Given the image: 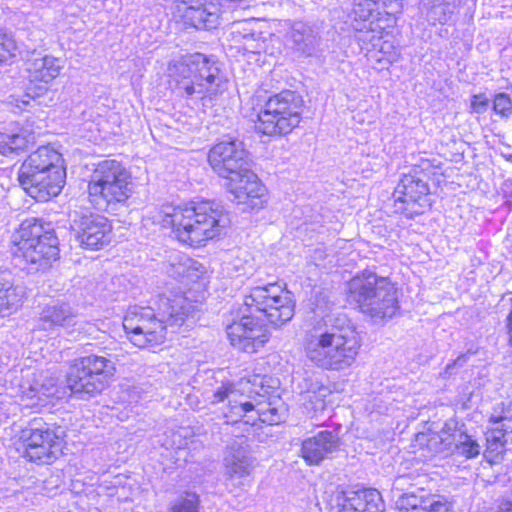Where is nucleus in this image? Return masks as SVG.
<instances>
[{
	"label": "nucleus",
	"instance_id": "1",
	"mask_svg": "<svg viewBox=\"0 0 512 512\" xmlns=\"http://www.w3.org/2000/svg\"><path fill=\"white\" fill-rule=\"evenodd\" d=\"M294 308L291 292L277 283L252 288L239 308L238 319L226 328L231 345L247 353L257 352L270 339L265 322L280 327L293 318Z\"/></svg>",
	"mask_w": 512,
	"mask_h": 512
},
{
	"label": "nucleus",
	"instance_id": "2",
	"mask_svg": "<svg viewBox=\"0 0 512 512\" xmlns=\"http://www.w3.org/2000/svg\"><path fill=\"white\" fill-rule=\"evenodd\" d=\"M144 221L171 228L174 237L189 246H200L219 236L230 224L224 207L213 201L195 205H163L148 212Z\"/></svg>",
	"mask_w": 512,
	"mask_h": 512
},
{
	"label": "nucleus",
	"instance_id": "3",
	"mask_svg": "<svg viewBox=\"0 0 512 512\" xmlns=\"http://www.w3.org/2000/svg\"><path fill=\"white\" fill-rule=\"evenodd\" d=\"M208 161L214 172L225 180L231 200L244 209L260 210L268 203V191L250 169L248 153L238 140L222 141L212 147Z\"/></svg>",
	"mask_w": 512,
	"mask_h": 512
},
{
	"label": "nucleus",
	"instance_id": "4",
	"mask_svg": "<svg viewBox=\"0 0 512 512\" xmlns=\"http://www.w3.org/2000/svg\"><path fill=\"white\" fill-rule=\"evenodd\" d=\"M361 348V337L347 319L335 324H318L306 332L303 340L305 356L316 367L342 371L353 365Z\"/></svg>",
	"mask_w": 512,
	"mask_h": 512
},
{
	"label": "nucleus",
	"instance_id": "5",
	"mask_svg": "<svg viewBox=\"0 0 512 512\" xmlns=\"http://www.w3.org/2000/svg\"><path fill=\"white\" fill-rule=\"evenodd\" d=\"M159 315L150 307L132 306L123 318V328L130 342L139 348H154L164 343L167 327H180L194 306L184 295L161 298Z\"/></svg>",
	"mask_w": 512,
	"mask_h": 512
},
{
	"label": "nucleus",
	"instance_id": "6",
	"mask_svg": "<svg viewBox=\"0 0 512 512\" xmlns=\"http://www.w3.org/2000/svg\"><path fill=\"white\" fill-rule=\"evenodd\" d=\"M168 76L188 98L205 105L226 90L227 81L216 62L195 53L174 59L168 66Z\"/></svg>",
	"mask_w": 512,
	"mask_h": 512
},
{
	"label": "nucleus",
	"instance_id": "7",
	"mask_svg": "<svg viewBox=\"0 0 512 512\" xmlns=\"http://www.w3.org/2000/svg\"><path fill=\"white\" fill-rule=\"evenodd\" d=\"M348 300L376 320L391 318L398 310L395 286L372 272H364L349 281Z\"/></svg>",
	"mask_w": 512,
	"mask_h": 512
},
{
	"label": "nucleus",
	"instance_id": "8",
	"mask_svg": "<svg viewBox=\"0 0 512 512\" xmlns=\"http://www.w3.org/2000/svg\"><path fill=\"white\" fill-rule=\"evenodd\" d=\"M134 193L131 173L119 161L99 162L88 182L89 201L98 209L125 204Z\"/></svg>",
	"mask_w": 512,
	"mask_h": 512
},
{
	"label": "nucleus",
	"instance_id": "9",
	"mask_svg": "<svg viewBox=\"0 0 512 512\" xmlns=\"http://www.w3.org/2000/svg\"><path fill=\"white\" fill-rule=\"evenodd\" d=\"M12 253L31 269H45L59 255L58 239L40 220L27 219L12 236Z\"/></svg>",
	"mask_w": 512,
	"mask_h": 512
},
{
	"label": "nucleus",
	"instance_id": "10",
	"mask_svg": "<svg viewBox=\"0 0 512 512\" xmlns=\"http://www.w3.org/2000/svg\"><path fill=\"white\" fill-rule=\"evenodd\" d=\"M252 394H258L256 389L251 387V381L242 378L237 384L225 383L221 385L212 395V404L220 405L219 410L226 423H237L243 421L248 425H255L257 421L274 424L278 422L275 409L263 411L257 408L250 400Z\"/></svg>",
	"mask_w": 512,
	"mask_h": 512
},
{
	"label": "nucleus",
	"instance_id": "11",
	"mask_svg": "<svg viewBox=\"0 0 512 512\" xmlns=\"http://www.w3.org/2000/svg\"><path fill=\"white\" fill-rule=\"evenodd\" d=\"M18 397L19 403L9 396L0 397V424L17 416L22 408L38 409L45 406L49 399L58 397V379L49 372L23 370Z\"/></svg>",
	"mask_w": 512,
	"mask_h": 512
},
{
	"label": "nucleus",
	"instance_id": "12",
	"mask_svg": "<svg viewBox=\"0 0 512 512\" xmlns=\"http://www.w3.org/2000/svg\"><path fill=\"white\" fill-rule=\"evenodd\" d=\"M64 437L60 427L34 419L21 430L16 449L29 461L49 464L63 454Z\"/></svg>",
	"mask_w": 512,
	"mask_h": 512
},
{
	"label": "nucleus",
	"instance_id": "13",
	"mask_svg": "<svg viewBox=\"0 0 512 512\" xmlns=\"http://www.w3.org/2000/svg\"><path fill=\"white\" fill-rule=\"evenodd\" d=\"M303 101L292 91L270 97L257 115L256 129L268 135H286L301 121Z\"/></svg>",
	"mask_w": 512,
	"mask_h": 512
},
{
	"label": "nucleus",
	"instance_id": "14",
	"mask_svg": "<svg viewBox=\"0 0 512 512\" xmlns=\"http://www.w3.org/2000/svg\"><path fill=\"white\" fill-rule=\"evenodd\" d=\"M402 8L403 0H353L350 17L356 40L367 42L371 31L392 28Z\"/></svg>",
	"mask_w": 512,
	"mask_h": 512
},
{
	"label": "nucleus",
	"instance_id": "15",
	"mask_svg": "<svg viewBox=\"0 0 512 512\" xmlns=\"http://www.w3.org/2000/svg\"><path fill=\"white\" fill-rule=\"evenodd\" d=\"M402 8L403 0H353L350 17L356 40L367 42L371 31L392 28Z\"/></svg>",
	"mask_w": 512,
	"mask_h": 512
},
{
	"label": "nucleus",
	"instance_id": "16",
	"mask_svg": "<svg viewBox=\"0 0 512 512\" xmlns=\"http://www.w3.org/2000/svg\"><path fill=\"white\" fill-rule=\"evenodd\" d=\"M416 442L419 445H426L427 453L421 454L425 459L436 454H455L465 459H473L478 457L482 450L478 440L459 428L454 420L446 422L440 433L417 435Z\"/></svg>",
	"mask_w": 512,
	"mask_h": 512
},
{
	"label": "nucleus",
	"instance_id": "17",
	"mask_svg": "<svg viewBox=\"0 0 512 512\" xmlns=\"http://www.w3.org/2000/svg\"><path fill=\"white\" fill-rule=\"evenodd\" d=\"M114 372L111 360L97 355L86 356L71 367L67 385L74 394L94 395L106 387Z\"/></svg>",
	"mask_w": 512,
	"mask_h": 512
},
{
	"label": "nucleus",
	"instance_id": "18",
	"mask_svg": "<svg viewBox=\"0 0 512 512\" xmlns=\"http://www.w3.org/2000/svg\"><path fill=\"white\" fill-rule=\"evenodd\" d=\"M428 178L424 167H414L403 175L393 193L397 212L412 218L431 207Z\"/></svg>",
	"mask_w": 512,
	"mask_h": 512
},
{
	"label": "nucleus",
	"instance_id": "19",
	"mask_svg": "<svg viewBox=\"0 0 512 512\" xmlns=\"http://www.w3.org/2000/svg\"><path fill=\"white\" fill-rule=\"evenodd\" d=\"M64 160L56 149L51 146H41L32 152L23 162L19 170L18 179H27L28 184L37 187V181L41 175L50 173L53 179L52 187L58 188L57 184L64 177Z\"/></svg>",
	"mask_w": 512,
	"mask_h": 512
},
{
	"label": "nucleus",
	"instance_id": "20",
	"mask_svg": "<svg viewBox=\"0 0 512 512\" xmlns=\"http://www.w3.org/2000/svg\"><path fill=\"white\" fill-rule=\"evenodd\" d=\"M219 0H176L174 15L196 29H211L218 25Z\"/></svg>",
	"mask_w": 512,
	"mask_h": 512
},
{
	"label": "nucleus",
	"instance_id": "21",
	"mask_svg": "<svg viewBox=\"0 0 512 512\" xmlns=\"http://www.w3.org/2000/svg\"><path fill=\"white\" fill-rule=\"evenodd\" d=\"M71 229L80 245L87 249H100L111 240L112 225L102 215L90 214L76 218L71 223Z\"/></svg>",
	"mask_w": 512,
	"mask_h": 512
},
{
	"label": "nucleus",
	"instance_id": "22",
	"mask_svg": "<svg viewBox=\"0 0 512 512\" xmlns=\"http://www.w3.org/2000/svg\"><path fill=\"white\" fill-rule=\"evenodd\" d=\"M301 402L308 412L323 411L329 403V397L335 390L327 376L319 372L305 373L296 384Z\"/></svg>",
	"mask_w": 512,
	"mask_h": 512
},
{
	"label": "nucleus",
	"instance_id": "23",
	"mask_svg": "<svg viewBox=\"0 0 512 512\" xmlns=\"http://www.w3.org/2000/svg\"><path fill=\"white\" fill-rule=\"evenodd\" d=\"M256 459L252 456L248 445L232 444L223 458L224 474L233 485H244L253 475Z\"/></svg>",
	"mask_w": 512,
	"mask_h": 512
},
{
	"label": "nucleus",
	"instance_id": "24",
	"mask_svg": "<svg viewBox=\"0 0 512 512\" xmlns=\"http://www.w3.org/2000/svg\"><path fill=\"white\" fill-rule=\"evenodd\" d=\"M388 29H383L380 33L372 32L367 42L358 41V44L367 60L374 68L383 69L397 62L401 57L400 47L392 41L386 39Z\"/></svg>",
	"mask_w": 512,
	"mask_h": 512
},
{
	"label": "nucleus",
	"instance_id": "25",
	"mask_svg": "<svg viewBox=\"0 0 512 512\" xmlns=\"http://www.w3.org/2000/svg\"><path fill=\"white\" fill-rule=\"evenodd\" d=\"M331 512H383L381 494L376 489H364L338 494Z\"/></svg>",
	"mask_w": 512,
	"mask_h": 512
},
{
	"label": "nucleus",
	"instance_id": "26",
	"mask_svg": "<svg viewBox=\"0 0 512 512\" xmlns=\"http://www.w3.org/2000/svg\"><path fill=\"white\" fill-rule=\"evenodd\" d=\"M65 66L62 58L41 51H32L25 60V70L31 83L48 85L56 79Z\"/></svg>",
	"mask_w": 512,
	"mask_h": 512
},
{
	"label": "nucleus",
	"instance_id": "27",
	"mask_svg": "<svg viewBox=\"0 0 512 512\" xmlns=\"http://www.w3.org/2000/svg\"><path fill=\"white\" fill-rule=\"evenodd\" d=\"M512 421V413L510 409L503 410L501 415H492L490 422L492 426L486 432L487 449L484 453L485 458L490 463H496L500 460L501 454L504 451V436L505 432L512 426L509 422Z\"/></svg>",
	"mask_w": 512,
	"mask_h": 512
},
{
	"label": "nucleus",
	"instance_id": "28",
	"mask_svg": "<svg viewBox=\"0 0 512 512\" xmlns=\"http://www.w3.org/2000/svg\"><path fill=\"white\" fill-rule=\"evenodd\" d=\"M337 445L338 439L332 432L320 431L302 442L301 456L308 465H318L335 451Z\"/></svg>",
	"mask_w": 512,
	"mask_h": 512
},
{
	"label": "nucleus",
	"instance_id": "29",
	"mask_svg": "<svg viewBox=\"0 0 512 512\" xmlns=\"http://www.w3.org/2000/svg\"><path fill=\"white\" fill-rule=\"evenodd\" d=\"M396 512H454L451 504L441 497H425L405 493L396 501Z\"/></svg>",
	"mask_w": 512,
	"mask_h": 512
},
{
	"label": "nucleus",
	"instance_id": "30",
	"mask_svg": "<svg viewBox=\"0 0 512 512\" xmlns=\"http://www.w3.org/2000/svg\"><path fill=\"white\" fill-rule=\"evenodd\" d=\"M166 273L181 282L189 285L196 283L206 273V268L198 261L180 254L175 253L170 256L169 263L166 267Z\"/></svg>",
	"mask_w": 512,
	"mask_h": 512
},
{
	"label": "nucleus",
	"instance_id": "31",
	"mask_svg": "<svg viewBox=\"0 0 512 512\" xmlns=\"http://www.w3.org/2000/svg\"><path fill=\"white\" fill-rule=\"evenodd\" d=\"M24 296V288L12 284L10 273L0 271V316L16 312L22 306Z\"/></svg>",
	"mask_w": 512,
	"mask_h": 512
},
{
	"label": "nucleus",
	"instance_id": "32",
	"mask_svg": "<svg viewBox=\"0 0 512 512\" xmlns=\"http://www.w3.org/2000/svg\"><path fill=\"white\" fill-rule=\"evenodd\" d=\"M242 37L240 48L247 53L260 54L266 53L273 55L275 53L274 45L279 44V36L274 34L256 33L246 27L242 31L238 28L234 31Z\"/></svg>",
	"mask_w": 512,
	"mask_h": 512
},
{
	"label": "nucleus",
	"instance_id": "33",
	"mask_svg": "<svg viewBox=\"0 0 512 512\" xmlns=\"http://www.w3.org/2000/svg\"><path fill=\"white\" fill-rule=\"evenodd\" d=\"M281 26L284 30H288L285 35L286 41L291 42L296 50L308 54L313 50L317 42V34L309 25L303 22L290 24L285 21Z\"/></svg>",
	"mask_w": 512,
	"mask_h": 512
},
{
	"label": "nucleus",
	"instance_id": "34",
	"mask_svg": "<svg viewBox=\"0 0 512 512\" xmlns=\"http://www.w3.org/2000/svg\"><path fill=\"white\" fill-rule=\"evenodd\" d=\"M65 180L66 171H64V177L60 180V182H58V188L56 189L52 187V185L54 186V181L50 176V173L41 175L39 177L38 181L36 182L37 187H35L34 184L32 186L31 184H28L29 181L27 179H19V182L30 197L40 202H46L59 195L64 187Z\"/></svg>",
	"mask_w": 512,
	"mask_h": 512
},
{
	"label": "nucleus",
	"instance_id": "35",
	"mask_svg": "<svg viewBox=\"0 0 512 512\" xmlns=\"http://www.w3.org/2000/svg\"><path fill=\"white\" fill-rule=\"evenodd\" d=\"M74 317L67 305H48L41 313L40 328L52 329L54 326H66L73 322Z\"/></svg>",
	"mask_w": 512,
	"mask_h": 512
},
{
	"label": "nucleus",
	"instance_id": "36",
	"mask_svg": "<svg viewBox=\"0 0 512 512\" xmlns=\"http://www.w3.org/2000/svg\"><path fill=\"white\" fill-rule=\"evenodd\" d=\"M32 140L31 135H26L22 131L17 133L0 132V154L8 155L14 151L24 149Z\"/></svg>",
	"mask_w": 512,
	"mask_h": 512
},
{
	"label": "nucleus",
	"instance_id": "37",
	"mask_svg": "<svg viewBox=\"0 0 512 512\" xmlns=\"http://www.w3.org/2000/svg\"><path fill=\"white\" fill-rule=\"evenodd\" d=\"M190 429L186 427H180L176 431H171L162 445L167 449H184L189 443Z\"/></svg>",
	"mask_w": 512,
	"mask_h": 512
},
{
	"label": "nucleus",
	"instance_id": "38",
	"mask_svg": "<svg viewBox=\"0 0 512 512\" xmlns=\"http://www.w3.org/2000/svg\"><path fill=\"white\" fill-rule=\"evenodd\" d=\"M18 45L14 37L0 30V62H5L15 57Z\"/></svg>",
	"mask_w": 512,
	"mask_h": 512
},
{
	"label": "nucleus",
	"instance_id": "39",
	"mask_svg": "<svg viewBox=\"0 0 512 512\" xmlns=\"http://www.w3.org/2000/svg\"><path fill=\"white\" fill-rule=\"evenodd\" d=\"M493 111L503 119L510 118L512 116V100L510 96L504 92L495 94L493 98Z\"/></svg>",
	"mask_w": 512,
	"mask_h": 512
},
{
	"label": "nucleus",
	"instance_id": "40",
	"mask_svg": "<svg viewBox=\"0 0 512 512\" xmlns=\"http://www.w3.org/2000/svg\"><path fill=\"white\" fill-rule=\"evenodd\" d=\"M169 512H198V497L195 494H187L173 504Z\"/></svg>",
	"mask_w": 512,
	"mask_h": 512
},
{
	"label": "nucleus",
	"instance_id": "41",
	"mask_svg": "<svg viewBox=\"0 0 512 512\" xmlns=\"http://www.w3.org/2000/svg\"><path fill=\"white\" fill-rule=\"evenodd\" d=\"M489 99L485 94L473 95L471 98V111L476 114H483L487 111Z\"/></svg>",
	"mask_w": 512,
	"mask_h": 512
},
{
	"label": "nucleus",
	"instance_id": "42",
	"mask_svg": "<svg viewBox=\"0 0 512 512\" xmlns=\"http://www.w3.org/2000/svg\"><path fill=\"white\" fill-rule=\"evenodd\" d=\"M33 97L31 96L30 93H27L24 98L21 100V103L22 105H20L19 103H16V106L21 108L22 106H28L30 104V100L32 99ZM16 102H18V100H16Z\"/></svg>",
	"mask_w": 512,
	"mask_h": 512
},
{
	"label": "nucleus",
	"instance_id": "43",
	"mask_svg": "<svg viewBox=\"0 0 512 512\" xmlns=\"http://www.w3.org/2000/svg\"><path fill=\"white\" fill-rule=\"evenodd\" d=\"M508 330H509V336H510V343L512 345V311L510 312L508 316Z\"/></svg>",
	"mask_w": 512,
	"mask_h": 512
},
{
	"label": "nucleus",
	"instance_id": "44",
	"mask_svg": "<svg viewBox=\"0 0 512 512\" xmlns=\"http://www.w3.org/2000/svg\"><path fill=\"white\" fill-rule=\"evenodd\" d=\"M502 155L507 161L512 163V153H503Z\"/></svg>",
	"mask_w": 512,
	"mask_h": 512
},
{
	"label": "nucleus",
	"instance_id": "45",
	"mask_svg": "<svg viewBox=\"0 0 512 512\" xmlns=\"http://www.w3.org/2000/svg\"><path fill=\"white\" fill-rule=\"evenodd\" d=\"M458 362H462V358H458V360L454 362V365H456Z\"/></svg>",
	"mask_w": 512,
	"mask_h": 512
},
{
	"label": "nucleus",
	"instance_id": "46",
	"mask_svg": "<svg viewBox=\"0 0 512 512\" xmlns=\"http://www.w3.org/2000/svg\"><path fill=\"white\" fill-rule=\"evenodd\" d=\"M249 24H250V23H248V22H244V23H243V25H244V26H247V25H249Z\"/></svg>",
	"mask_w": 512,
	"mask_h": 512
}]
</instances>
